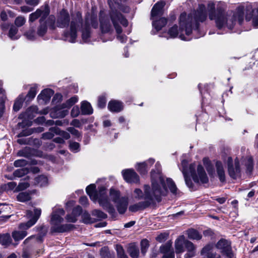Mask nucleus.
Masks as SVG:
<instances>
[{"instance_id": "10", "label": "nucleus", "mask_w": 258, "mask_h": 258, "mask_svg": "<svg viewBox=\"0 0 258 258\" xmlns=\"http://www.w3.org/2000/svg\"><path fill=\"white\" fill-rule=\"evenodd\" d=\"M78 100L77 96H74L68 100L67 102L62 104L60 106L55 107V111L57 117H64L68 113V111L66 108H70Z\"/></svg>"}, {"instance_id": "63", "label": "nucleus", "mask_w": 258, "mask_h": 258, "mask_svg": "<svg viewBox=\"0 0 258 258\" xmlns=\"http://www.w3.org/2000/svg\"><path fill=\"white\" fill-rule=\"evenodd\" d=\"M80 114V110L78 106H74L72 111L71 115L73 117H77Z\"/></svg>"}, {"instance_id": "5", "label": "nucleus", "mask_w": 258, "mask_h": 258, "mask_svg": "<svg viewBox=\"0 0 258 258\" xmlns=\"http://www.w3.org/2000/svg\"><path fill=\"white\" fill-rule=\"evenodd\" d=\"M187 161L186 160H183L181 162L182 172L183 173L185 182L188 187L191 190L194 189V184L189 176L190 175L193 180L199 183L201 182L203 183H207L209 181L207 174L201 165H199L196 168V165L195 163L190 164L189 166H187Z\"/></svg>"}, {"instance_id": "9", "label": "nucleus", "mask_w": 258, "mask_h": 258, "mask_svg": "<svg viewBox=\"0 0 258 258\" xmlns=\"http://www.w3.org/2000/svg\"><path fill=\"white\" fill-rule=\"evenodd\" d=\"M82 18L81 13L76 12L72 15L70 30L64 33L65 40L74 43L77 38V32L78 29L82 26Z\"/></svg>"}, {"instance_id": "12", "label": "nucleus", "mask_w": 258, "mask_h": 258, "mask_svg": "<svg viewBox=\"0 0 258 258\" xmlns=\"http://www.w3.org/2000/svg\"><path fill=\"white\" fill-rule=\"evenodd\" d=\"M216 247L227 257L232 258L233 254L232 252L230 243L225 239H220L216 244Z\"/></svg>"}, {"instance_id": "43", "label": "nucleus", "mask_w": 258, "mask_h": 258, "mask_svg": "<svg viewBox=\"0 0 258 258\" xmlns=\"http://www.w3.org/2000/svg\"><path fill=\"white\" fill-rule=\"evenodd\" d=\"M149 241L147 239H143L141 242V249L142 254L145 255L149 248Z\"/></svg>"}, {"instance_id": "25", "label": "nucleus", "mask_w": 258, "mask_h": 258, "mask_svg": "<svg viewBox=\"0 0 258 258\" xmlns=\"http://www.w3.org/2000/svg\"><path fill=\"white\" fill-rule=\"evenodd\" d=\"M242 164L247 174H250L253 169V160L250 157L244 158L242 161Z\"/></svg>"}, {"instance_id": "36", "label": "nucleus", "mask_w": 258, "mask_h": 258, "mask_svg": "<svg viewBox=\"0 0 258 258\" xmlns=\"http://www.w3.org/2000/svg\"><path fill=\"white\" fill-rule=\"evenodd\" d=\"M12 242V239L9 234L0 235V243L3 245L8 246Z\"/></svg>"}, {"instance_id": "19", "label": "nucleus", "mask_w": 258, "mask_h": 258, "mask_svg": "<svg viewBox=\"0 0 258 258\" xmlns=\"http://www.w3.org/2000/svg\"><path fill=\"white\" fill-rule=\"evenodd\" d=\"M187 241L185 239L183 235L179 236L175 241V249L176 254H178L182 253L185 247V243Z\"/></svg>"}, {"instance_id": "40", "label": "nucleus", "mask_w": 258, "mask_h": 258, "mask_svg": "<svg viewBox=\"0 0 258 258\" xmlns=\"http://www.w3.org/2000/svg\"><path fill=\"white\" fill-rule=\"evenodd\" d=\"M51 130L54 131L56 135H60L65 139H69L70 138V135L68 133L61 131L57 127H53Z\"/></svg>"}, {"instance_id": "57", "label": "nucleus", "mask_w": 258, "mask_h": 258, "mask_svg": "<svg viewBox=\"0 0 258 258\" xmlns=\"http://www.w3.org/2000/svg\"><path fill=\"white\" fill-rule=\"evenodd\" d=\"M80 147V144L77 142H70V148L71 151L77 152L78 151Z\"/></svg>"}, {"instance_id": "20", "label": "nucleus", "mask_w": 258, "mask_h": 258, "mask_svg": "<svg viewBox=\"0 0 258 258\" xmlns=\"http://www.w3.org/2000/svg\"><path fill=\"white\" fill-rule=\"evenodd\" d=\"M165 5V2L162 1L158 2L154 5L151 11V17L153 20L162 15V9Z\"/></svg>"}, {"instance_id": "16", "label": "nucleus", "mask_w": 258, "mask_h": 258, "mask_svg": "<svg viewBox=\"0 0 258 258\" xmlns=\"http://www.w3.org/2000/svg\"><path fill=\"white\" fill-rule=\"evenodd\" d=\"M244 16L247 21L252 19L253 27L258 28V8L252 11L245 9Z\"/></svg>"}, {"instance_id": "56", "label": "nucleus", "mask_w": 258, "mask_h": 258, "mask_svg": "<svg viewBox=\"0 0 258 258\" xmlns=\"http://www.w3.org/2000/svg\"><path fill=\"white\" fill-rule=\"evenodd\" d=\"M28 164V162L24 159H19L14 162V165L15 167L24 166Z\"/></svg>"}, {"instance_id": "33", "label": "nucleus", "mask_w": 258, "mask_h": 258, "mask_svg": "<svg viewBox=\"0 0 258 258\" xmlns=\"http://www.w3.org/2000/svg\"><path fill=\"white\" fill-rule=\"evenodd\" d=\"M24 100V95L23 94H20L16 100L13 109L15 111H19L22 106L23 102Z\"/></svg>"}, {"instance_id": "46", "label": "nucleus", "mask_w": 258, "mask_h": 258, "mask_svg": "<svg viewBox=\"0 0 258 258\" xmlns=\"http://www.w3.org/2000/svg\"><path fill=\"white\" fill-rule=\"evenodd\" d=\"M29 186L30 184L28 182L25 181H22L16 187V190L17 191L23 190L29 187Z\"/></svg>"}, {"instance_id": "51", "label": "nucleus", "mask_w": 258, "mask_h": 258, "mask_svg": "<svg viewBox=\"0 0 258 258\" xmlns=\"http://www.w3.org/2000/svg\"><path fill=\"white\" fill-rule=\"evenodd\" d=\"M52 128V127H51L49 129V131L48 132H46V133H43L42 135V139H52L54 137V134H55L54 131H52L51 130V129Z\"/></svg>"}, {"instance_id": "62", "label": "nucleus", "mask_w": 258, "mask_h": 258, "mask_svg": "<svg viewBox=\"0 0 258 258\" xmlns=\"http://www.w3.org/2000/svg\"><path fill=\"white\" fill-rule=\"evenodd\" d=\"M208 14L213 12H216L215 5L213 2H210L208 4Z\"/></svg>"}, {"instance_id": "54", "label": "nucleus", "mask_w": 258, "mask_h": 258, "mask_svg": "<svg viewBox=\"0 0 258 258\" xmlns=\"http://www.w3.org/2000/svg\"><path fill=\"white\" fill-rule=\"evenodd\" d=\"M187 251H196V247L190 241L187 240L185 243V247Z\"/></svg>"}, {"instance_id": "26", "label": "nucleus", "mask_w": 258, "mask_h": 258, "mask_svg": "<svg viewBox=\"0 0 258 258\" xmlns=\"http://www.w3.org/2000/svg\"><path fill=\"white\" fill-rule=\"evenodd\" d=\"M53 94V91L51 89H46L41 91L40 94L37 96V99L42 100L43 101L48 100Z\"/></svg>"}, {"instance_id": "37", "label": "nucleus", "mask_w": 258, "mask_h": 258, "mask_svg": "<svg viewBox=\"0 0 258 258\" xmlns=\"http://www.w3.org/2000/svg\"><path fill=\"white\" fill-rule=\"evenodd\" d=\"M0 117H1L5 109L4 100L6 98L5 91L2 88H0Z\"/></svg>"}, {"instance_id": "6", "label": "nucleus", "mask_w": 258, "mask_h": 258, "mask_svg": "<svg viewBox=\"0 0 258 258\" xmlns=\"http://www.w3.org/2000/svg\"><path fill=\"white\" fill-rule=\"evenodd\" d=\"M95 189V185L90 184L86 187V190L92 200H98L100 206L112 216H115L116 215L115 209L108 202L105 192V188L104 187H101L98 194H96Z\"/></svg>"}, {"instance_id": "48", "label": "nucleus", "mask_w": 258, "mask_h": 258, "mask_svg": "<svg viewBox=\"0 0 258 258\" xmlns=\"http://www.w3.org/2000/svg\"><path fill=\"white\" fill-rule=\"evenodd\" d=\"M144 190H145V188ZM134 196L136 199L138 200H145V192L143 193V191L139 188H136L135 189Z\"/></svg>"}, {"instance_id": "2", "label": "nucleus", "mask_w": 258, "mask_h": 258, "mask_svg": "<svg viewBox=\"0 0 258 258\" xmlns=\"http://www.w3.org/2000/svg\"><path fill=\"white\" fill-rule=\"evenodd\" d=\"M207 18L206 8L204 5H200L197 11H194L187 16L186 13L181 14L179 18V29L176 25L171 27L168 32L169 37L174 38L179 37L181 40H189L186 37L191 34L193 30L198 28V22L204 21Z\"/></svg>"}, {"instance_id": "53", "label": "nucleus", "mask_w": 258, "mask_h": 258, "mask_svg": "<svg viewBox=\"0 0 258 258\" xmlns=\"http://www.w3.org/2000/svg\"><path fill=\"white\" fill-rule=\"evenodd\" d=\"M67 131L77 138H79L81 137V134L74 127H69L67 128Z\"/></svg>"}, {"instance_id": "35", "label": "nucleus", "mask_w": 258, "mask_h": 258, "mask_svg": "<svg viewBox=\"0 0 258 258\" xmlns=\"http://www.w3.org/2000/svg\"><path fill=\"white\" fill-rule=\"evenodd\" d=\"M47 29V28L46 22L44 21V20H42V19H40V26L38 28V30H37L38 35L40 36H43L46 32Z\"/></svg>"}, {"instance_id": "34", "label": "nucleus", "mask_w": 258, "mask_h": 258, "mask_svg": "<svg viewBox=\"0 0 258 258\" xmlns=\"http://www.w3.org/2000/svg\"><path fill=\"white\" fill-rule=\"evenodd\" d=\"M48 179L45 175H40L35 178V184L40 186H45L47 184Z\"/></svg>"}, {"instance_id": "13", "label": "nucleus", "mask_w": 258, "mask_h": 258, "mask_svg": "<svg viewBox=\"0 0 258 258\" xmlns=\"http://www.w3.org/2000/svg\"><path fill=\"white\" fill-rule=\"evenodd\" d=\"M49 12L48 6L45 5L44 7H41L37 10L35 12L32 13L30 15L29 20L31 22H33L40 17L42 20H45L49 14Z\"/></svg>"}, {"instance_id": "14", "label": "nucleus", "mask_w": 258, "mask_h": 258, "mask_svg": "<svg viewBox=\"0 0 258 258\" xmlns=\"http://www.w3.org/2000/svg\"><path fill=\"white\" fill-rule=\"evenodd\" d=\"M122 174L124 179L127 182L138 183L139 177L133 169H126L122 170Z\"/></svg>"}, {"instance_id": "23", "label": "nucleus", "mask_w": 258, "mask_h": 258, "mask_svg": "<svg viewBox=\"0 0 258 258\" xmlns=\"http://www.w3.org/2000/svg\"><path fill=\"white\" fill-rule=\"evenodd\" d=\"M216 172L220 181L222 182L225 181V171L221 161H217L216 163Z\"/></svg>"}, {"instance_id": "41", "label": "nucleus", "mask_w": 258, "mask_h": 258, "mask_svg": "<svg viewBox=\"0 0 258 258\" xmlns=\"http://www.w3.org/2000/svg\"><path fill=\"white\" fill-rule=\"evenodd\" d=\"M28 172L29 170L27 168H23L15 170L13 173V175L15 177H21Z\"/></svg>"}, {"instance_id": "49", "label": "nucleus", "mask_w": 258, "mask_h": 258, "mask_svg": "<svg viewBox=\"0 0 258 258\" xmlns=\"http://www.w3.org/2000/svg\"><path fill=\"white\" fill-rule=\"evenodd\" d=\"M82 39L86 42L90 36V31L88 26L86 24L85 28L82 30Z\"/></svg>"}, {"instance_id": "17", "label": "nucleus", "mask_w": 258, "mask_h": 258, "mask_svg": "<svg viewBox=\"0 0 258 258\" xmlns=\"http://www.w3.org/2000/svg\"><path fill=\"white\" fill-rule=\"evenodd\" d=\"M160 252L163 253L162 258H174V252L172 249V242L168 241L160 248Z\"/></svg>"}, {"instance_id": "44", "label": "nucleus", "mask_w": 258, "mask_h": 258, "mask_svg": "<svg viewBox=\"0 0 258 258\" xmlns=\"http://www.w3.org/2000/svg\"><path fill=\"white\" fill-rule=\"evenodd\" d=\"M92 215L98 219H105L107 218V215L98 210H94L92 212Z\"/></svg>"}, {"instance_id": "27", "label": "nucleus", "mask_w": 258, "mask_h": 258, "mask_svg": "<svg viewBox=\"0 0 258 258\" xmlns=\"http://www.w3.org/2000/svg\"><path fill=\"white\" fill-rule=\"evenodd\" d=\"M122 197H120V192L114 189H110V193H109V198L108 199L107 197V199L108 200L109 203H110V201H112L114 204L117 202ZM111 205H112L110 203H109Z\"/></svg>"}, {"instance_id": "1", "label": "nucleus", "mask_w": 258, "mask_h": 258, "mask_svg": "<svg viewBox=\"0 0 258 258\" xmlns=\"http://www.w3.org/2000/svg\"><path fill=\"white\" fill-rule=\"evenodd\" d=\"M152 187L145 185V201L131 205L129 211L136 212L148 207L155 201L159 202L162 196H166L169 189L174 195L178 194V189L172 179L164 177L158 171L152 170L151 173Z\"/></svg>"}, {"instance_id": "7", "label": "nucleus", "mask_w": 258, "mask_h": 258, "mask_svg": "<svg viewBox=\"0 0 258 258\" xmlns=\"http://www.w3.org/2000/svg\"><path fill=\"white\" fill-rule=\"evenodd\" d=\"M41 213V209H35L32 212L28 210L26 212V217L30 220L26 223H21L19 225V229L22 230L21 231H15L12 233V237L15 241H19L23 239L27 234L26 230L34 225L40 216Z\"/></svg>"}, {"instance_id": "60", "label": "nucleus", "mask_w": 258, "mask_h": 258, "mask_svg": "<svg viewBox=\"0 0 258 258\" xmlns=\"http://www.w3.org/2000/svg\"><path fill=\"white\" fill-rule=\"evenodd\" d=\"M25 35L29 40H33L35 39V32L34 30H30L25 33Z\"/></svg>"}, {"instance_id": "58", "label": "nucleus", "mask_w": 258, "mask_h": 258, "mask_svg": "<svg viewBox=\"0 0 258 258\" xmlns=\"http://www.w3.org/2000/svg\"><path fill=\"white\" fill-rule=\"evenodd\" d=\"M77 216L75 214H73V213L71 214H68L66 216V220L68 222L75 223L77 220Z\"/></svg>"}, {"instance_id": "42", "label": "nucleus", "mask_w": 258, "mask_h": 258, "mask_svg": "<svg viewBox=\"0 0 258 258\" xmlns=\"http://www.w3.org/2000/svg\"><path fill=\"white\" fill-rule=\"evenodd\" d=\"M37 86L36 85L31 87L29 91L28 92L26 97L29 98V100H31L34 98L37 93Z\"/></svg>"}, {"instance_id": "31", "label": "nucleus", "mask_w": 258, "mask_h": 258, "mask_svg": "<svg viewBox=\"0 0 258 258\" xmlns=\"http://www.w3.org/2000/svg\"><path fill=\"white\" fill-rule=\"evenodd\" d=\"M167 24V20L164 18H162L158 21L153 20V26L157 31H159L162 27Z\"/></svg>"}, {"instance_id": "24", "label": "nucleus", "mask_w": 258, "mask_h": 258, "mask_svg": "<svg viewBox=\"0 0 258 258\" xmlns=\"http://www.w3.org/2000/svg\"><path fill=\"white\" fill-rule=\"evenodd\" d=\"M108 108L110 111L117 112L122 110L123 105L120 101L111 100L108 103Z\"/></svg>"}, {"instance_id": "32", "label": "nucleus", "mask_w": 258, "mask_h": 258, "mask_svg": "<svg viewBox=\"0 0 258 258\" xmlns=\"http://www.w3.org/2000/svg\"><path fill=\"white\" fill-rule=\"evenodd\" d=\"M188 238L192 240H200L202 238V235L195 229H191L187 231Z\"/></svg>"}, {"instance_id": "8", "label": "nucleus", "mask_w": 258, "mask_h": 258, "mask_svg": "<svg viewBox=\"0 0 258 258\" xmlns=\"http://www.w3.org/2000/svg\"><path fill=\"white\" fill-rule=\"evenodd\" d=\"M64 215V211L62 209L54 210L51 214L50 223L51 230L53 232H65L69 231L74 227L71 224H61L63 221V216Z\"/></svg>"}, {"instance_id": "11", "label": "nucleus", "mask_w": 258, "mask_h": 258, "mask_svg": "<svg viewBox=\"0 0 258 258\" xmlns=\"http://www.w3.org/2000/svg\"><path fill=\"white\" fill-rule=\"evenodd\" d=\"M228 170L230 176L236 179L240 176V169L239 168V161L237 158L235 160L234 166L233 165V160L231 157H229L227 161Z\"/></svg>"}, {"instance_id": "64", "label": "nucleus", "mask_w": 258, "mask_h": 258, "mask_svg": "<svg viewBox=\"0 0 258 258\" xmlns=\"http://www.w3.org/2000/svg\"><path fill=\"white\" fill-rule=\"evenodd\" d=\"M82 211V208L79 206H77L76 207L73 209V214H75L78 217L81 214Z\"/></svg>"}, {"instance_id": "59", "label": "nucleus", "mask_w": 258, "mask_h": 258, "mask_svg": "<svg viewBox=\"0 0 258 258\" xmlns=\"http://www.w3.org/2000/svg\"><path fill=\"white\" fill-rule=\"evenodd\" d=\"M106 99L104 96H100L98 98V106L100 108H104L106 105Z\"/></svg>"}, {"instance_id": "28", "label": "nucleus", "mask_w": 258, "mask_h": 258, "mask_svg": "<svg viewBox=\"0 0 258 258\" xmlns=\"http://www.w3.org/2000/svg\"><path fill=\"white\" fill-rule=\"evenodd\" d=\"M81 110L82 113L84 115H89L93 113V108L91 104L86 101L82 102Z\"/></svg>"}, {"instance_id": "15", "label": "nucleus", "mask_w": 258, "mask_h": 258, "mask_svg": "<svg viewBox=\"0 0 258 258\" xmlns=\"http://www.w3.org/2000/svg\"><path fill=\"white\" fill-rule=\"evenodd\" d=\"M70 22V15L69 13L62 10L59 14L57 19V26L60 28H65L69 26Z\"/></svg>"}, {"instance_id": "3", "label": "nucleus", "mask_w": 258, "mask_h": 258, "mask_svg": "<svg viewBox=\"0 0 258 258\" xmlns=\"http://www.w3.org/2000/svg\"><path fill=\"white\" fill-rule=\"evenodd\" d=\"M227 4L225 2H219L216 6V12H211L209 18L211 20H214L216 26L219 29L227 28L232 29L237 21L241 24L244 19L245 9L244 7H238L234 12L232 11L225 13Z\"/></svg>"}, {"instance_id": "29", "label": "nucleus", "mask_w": 258, "mask_h": 258, "mask_svg": "<svg viewBox=\"0 0 258 258\" xmlns=\"http://www.w3.org/2000/svg\"><path fill=\"white\" fill-rule=\"evenodd\" d=\"M44 131L43 127H38L36 128H31L23 131L22 132L18 135L19 137L23 136H28L31 135L34 132L41 133Z\"/></svg>"}, {"instance_id": "52", "label": "nucleus", "mask_w": 258, "mask_h": 258, "mask_svg": "<svg viewBox=\"0 0 258 258\" xmlns=\"http://www.w3.org/2000/svg\"><path fill=\"white\" fill-rule=\"evenodd\" d=\"M26 22L25 18L23 17L20 16L17 17L15 21V24L17 27H20L23 26Z\"/></svg>"}, {"instance_id": "38", "label": "nucleus", "mask_w": 258, "mask_h": 258, "mask_svg": "<svg viewBox=\"0 0 258 258\" xmlns=\"http://www.w3.org/2000/svg\"><path fill=\"white\" fill-rule=\"evenodd\" d=\"M17 200L21 202H25L31 199L30 194L27 192H21L17 197Z\"/></svg>"}, {"instance_id": "45", "label": "nucleus", "mask_w": 258, "mask_h": 258, "mask_svg": "<svg viewBox=\"0 0 258 258\" xmlns=\"http://www.w3.org/2000/svg\"><path fill=\"white\" fill-rule=\"evenodd\" d=\"M116 250L117 255L119 258H128L127 255L125 254L123 247L121 245H117L116 246Z\"/></svg>"}, {"instance_id": "50", "label": "nucleus", "mask_w": 258, "mask_h": 258, "mask_svg": "<svg viewBox=\"0 0 258 258\" xmlns=\"http://www.w3.org/2000/svg\"><path fill=\"white\" fill-rule=\"evenodd\" d=\"M55 17L53 15L50 16L47 19V23L48 25H49L50 29H54L55 28Z\"/></svg>"}, {"instance_id": "30", "label": "nucleus", "mask_w": 258, "mask_h": 258, "mask_svg": "<svg viewBox=\"0 0 258 258\" xmlns=\"http://www.w3.org/2000/svg\"><path fill=\"white\" fill-rule=\"evenodd\" d=\"M128 252L132 258H138L139 249L135 244H130L128 248Z\"/></svg>"}, {"instance_id": "39", "label": "nucleus", "mask_w": 258, "mask_h": 258, "mask_svg": "<svg viewBox=\"0 0 258 258\" xmlns=\"http://www.w3.org/2000/svg\"><path fill=\"white\" fill-rule=\"evenodd\" d=\"M18 32V29L14 26H12L9 32V37L12 40L18 39L19 38V36L16 35Z\"/></svg>"}, {"instance_id": "22", "label": "nucleus", "mask_w": 258, "mask_h": 258, "mask_svg": "<svg viewBox=\"0 0 258 258\" xmlns=\"http://www.w3.org/2000/svg\"><path fill=\"white\" fill-rule=\"evenodd\" d=\"M213 249V246L208 245L203 248L202 254L207 258H220V255L215 252Z\"/></svg>"}, {"instance_id": "4", "label": "nucleus", "mask_w": 258, "mask_h": 258, "mask_svg": "<svg viewBox=\"0 0 258 258\" xmlns=\"http://www.w3.org/2000/svg\"><path fill=\"white\" fill-rule=\"evenodd\" d=\"M111 19L112 23L117 34L121 33L122 28L120 25L126 27L128 25L127 20L122 15L113 10L109 13V16L105 15L102 12L100 13V28L103 33H111L113 31V27L110 22Z\"/></svg>"}, {"instance_id": "21", "label": "nucleus", "mask_w": 258, "mask_h": 258, "mask_svg": "<svg viewBox=\"0 0 258 258\" xmlns=\"http://www.w3.org/2000/svg\"><path fill=\"white\" fill-rule=\"evenodd\" d=\"M155 160L150 159L146 162L138 163L136 166L137 170L141 174H145L147 172L149 167L153 164Z\"/></svg>"}, {"instance_id": "18", "label": "nucleus", "mask_w": 258, "mask_h": 258, "mask_svg": "<svg viewBox=\"0 0 258 258\" xmlns=\"http://www.w3.org/2000/svg\"><path fill=\"white\" fill-rule=\"evenodd\" d=\"M128 204V198L125 197H122L115 204V206L118 212L120 214H123L126 212Z\"/></svg>"}, {"instance_id": "55", "label": "nucleus", "mask_w": 258, "mask_h": 258, "mask_svg": "<svg viewBox=\"0 0 258 258\" xmlns=\"http://www.w3.org/2000/svg\"><path fill=\"white\" fill-rule=\"evenodd\" d=\"M168 237V234L166 233H163L160 234L159 235H158L156 239V240L160 242H162L164 241H165Z\"/></svg>"}, {"instance_id": "61", "label": "nucleus", "mask_w": 258, "mask_h": 258, "mask_svg": "<svg viewBox=\"0 0 258 258\" xmlns=\"http://www.w3.org/2000/svg\"><path fill=\"white\" fill-rule=\"evenodd\" d=\"M37 110L38 108L36 106H31L29 107L27 111L29 117L32 118L33 117V115L31 117V113H37Z\"/></svg>"}, {"instance_id": "47", "label": "nucleus", "mask_w": 258, "mask_h": 258, "mask_svg": "<svg viewBox=\"0 0 258 258\" xmlns=\"http://www.w3.org/2000/svg\"><path fill=\"white\" fill-rule=\"evenodd\" d=\"M203 162H204V165L205 166V167L207 169L208 172L209 174L213 173V166H212L210 160H209V159H208L207 158H204L203 159Z\"/></svg>"}]
</instances>
